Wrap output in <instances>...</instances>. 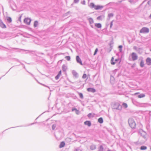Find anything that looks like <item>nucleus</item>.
Listing matches in <instances>:
<instances>
[{"mask_svg":"<svg viewBox=\"0 0 151 151\" xmlns=\"http://www.w3.org/2000/svg\"><path fill=\"white\" fill-rule=\"evenodd\" d=\"M128 122L129 126L132 129L136 128V124L133 119L132 118H129L128 120Z\"/></svg>","mask_w":151,"mask_h":151,"instance_id":"1","label":"nucleus"},{"mask_svg":"<svg viewBox=\"0 0 151 151\" xmlns=\"http://www.w3.org/2000/svg\"><path fill=\"white\" fill-rule=\"evenodd\" d=\"M139 133L145 140H146L148 138V135L147 133L142 129H140L139 131Z\"/></svg>","mask_w":151,"mask_h":151,"instance_id":"2","label":"nucleus"},{"mask_svg":"<svg viewBox=\"0 0 151 151\" xmlns=\"http://www.w3.org/2000/svg\"><path fill=\"white\" fill-rule=\"evenodd\" d=\"M112 109H114L121 110L122 109V106L120 105L119 103L115 102L113 105Z\"/></svg>","mask_w":151,"mask_h":151,"instance_id":"3","label":"nucleus"},{"mask_svg":"<svg viewBox=\"0 0 151 151\" xmlns=\"http://www.w3.org/2000/svg\"><path fill=\"white\" fill-rule=\"evenodd\" d=\"M7 49L8 50H15L16 52H20L21 50H22L23 51H27V52H29L30 51L29 50H23L22 49H20L18 48H12L11 47H10L9 48H7V49Z\"/></svg>","mask_w":151,"mask_h":151,"instance_id":"4","label":"nucleus"},{"mask_svg":"<svg viewBox=\"0 0 151 151\" xmlns=\"http://www.w3.org/2000/svg\"><path fill=\"white\" fill-rule=\"evenodd\" d=\"M149 32V29L146 27H143L139 31L140 33H148Z\"/></svg>","mask_w":151,"mask_h":151,"instance_id":"5","label":"nucleus"},{"mask_svg":"<svg viewBox=\"0 0 151 151\" xmlns=\"http://www.w3.org/2000/svg\"><path fill=\"white\" fill-rule=\"evenodd\" d=\"M133 49L139 54H141L143 52V50L142 48L137 47L136 46H134L133 47Z\"/></svg>","mask_w":151,"mask_h":151,"instance_id":"6","label":"nucleus"},{"mask_svg":"<svg viewBox=\"0 0 151 151\" xmlns=\"http://www.w3.org/2000/svg\"><path fill=\"white\" fill-rule=\"evenodd\" d=\"M134 95L139 98H143L145 96V95L144 93H140L139 92L136 93L134 94Z\"/></svg>","mask_w":151,"mask_h":151,"instance_id":"7","label":"nucleus"},{"mask_svg":"<svg viewBox=\"0 0 151 151\" xmlns=\"http://www.w3.org/2000/svg\"><path fill=\"white\" fill-rule=\"evenodd\" d=\"M132 58L133 61L136 60L138 58V56L135 52H132L131 54Z\"/></svg>","mask_w":151,"mask_h":151,"instance_id":"8","label":"nucleus"},{"mask_svg":"<svg viewBox=\"0 0 151 151\" xmlns=\"http://www.w3.org/2000/svg\"><path fill=\"white\" fill-rule=\"evenodd\" d=\"M76 60L78 63L80 64L81 65H83L81 60L79 56L77 55L76 56Z\"/></svg>","mask_w":151,"mask_h":151,"instance_id":"9","label":"nucleus"},{"mask_svg":"<svg viewBox=\"0 0 151 151\" xmlns=\"http://www.w3.org/2000/svg\"><path fill=\"white\" fill-rule=\"evenodd\" d=\"M31 19L30 18H25L24 20V22L27 25H29L31 21Z\"/></svg>","mask_w":151,"mask_h":151,"instance_id":"10","label":"nucleus"},{"mask_svg":"<svg viewBox=\"0 0 151 151\" xmlns=\"http://www.w3.org/2000/svg\"><path fill=\"white\" fill-rule=\"evenodd\" d=\"M72 73L73 76L76 78H77L78 77V74L75 70H73L72 72Z\"/></svg>","mask_w":151,"mask_h":151,"instance_id":"11","label":"nucleus"},{"mask_svg":"<svg viewBox=\"0 0 151 151\" xmlns=\"http://www.w3.org/2000/svg\"><path fill=\"white\" fill-rule=\"evenodd\" d=\"M0 27L3 28L6 27V25L3 23L1 20H0Z\"/></svg>","mask_w":151,"mask_h":151,"instance_id":"12","label":"nucleus"},{"mask_svg":"<svg viewBox=\"0 0 151 151\" xmlns=\"http://www.w3.org/2000/svg\"><path fill=\"white\" fill-rule=\"evenodd\" d=\"M87 90L88 92H92L93 93H94L96 91V90L94 88H88Z\"/></svg>","mask_w":151,"mask_h":151,"instance_id":"13","label":"nucleus"},{"mask_svg":"<svg viewBox=\"0 0 151 151\" xmlns=\"http://www.w3.org/2000/svg\"><path fill=\"white\" fill-rule=\"evenodd\" d=\"M146 62L148 65H151V58H148L146 60Z\"/></svg>","mask_w":151,"mask_h":151,"instance_id":"14","label":"nucleus"},{"mask_svg":"<svg viewBox=\"0 0 151 151\" xmlns=\"http://www.w3.org/2000/svg\"><path fill=\"white\" fill-rule=\"evenodd\" d=\"M114 16V14L113 13H110L108 15V18L107 19V20L109 21L110 18L111 17H113Z\"/></svg>","mask_w":151,"mask_h":151,"instance_id":"15","label":"nucleus"},{"mask_svg":"<svg viewBox=\"0 0 151 151\" xmlns=\"http://www.w3.org/2000/svg\"><path fill=\"white\" fill-rule=\"evenodd\" d=\"M84 124L88 126V127H90L91 125V123L90 121H86L84 122Z\"/></svg>","mask_w":151,"mask_h":151,"instance_id":"16","label":"nucleus"},{"mask_svg":"<svg viewBox=\"0 0 151 151\" xmlns=\"http://www.w3.org/2000/svg\"><path fill=\"white\" fill-rule=\"evenodd\" d=\"M103 6L100 5H96L95 9L96 10H99L100 9H102L103 8Z\"/></svg>","mask_w":151,"mask_h":151,"instance_id":"17","label":"nucleus"},{"mask_svg":"<svg viewBox=\"0 0 151 151\" xmlns=\"http://www.w3.org/2000/svg\"><path fill=\"white\" fill-rule=\"evenodd\" d=\"M96 145H92L90 146V149L92 150H94L96 149Z\"/></svg>","mask_w":151,"mask_h":151,"instance_id":"18","label":"nucleus"},{"mask_svg":"<svg viewBox=\"0 0 151 151\" xmlns=\"http://www.w3.org/2000/svg\"><path fill=\"white\" fill-rule=\"evenodd\" d=\"M95 26L99 28H101L102 27L101 24L99 23H95Z\"/></svg>","mask_w":151,"mask_h":151,"instance_id":"19","label":"nucleus"},{"mask_svg":"<svg viewBox=\"0 0 151 151\" xmlns=\"http://www.w3.org/2000/svg\"><path fill=\"white\" fill-rule=\"evenodd\" d=\"M98 151H105V150L104 148L102 145H101L100 146L99 148V150Z\"/></svg>","mask_w":151,"mask_h":151,"instance_id":"20","label":"nucleus"},{"mask_svg":"<svg viewBox=\"0 0 151 151\" xmlns=\"http://www.w3.org/2000/svg\"><path fill=\"white\" fill-rule=\"evenodd\" d=\"M88 20L90 24H91L93 23L94 21L93 19L92 18L90 17L88 18Z\"/></svg>","mask_w":151,"mask_h":151,"instance_id":"21","label":"nucleus"},{"mask_svg":"<svg viewBox=\"0 0 151 151\" xmlns=\"http://www.w3.org/2000/svg\"><path fill=\"white\" fill-rule=\"evenodd\" d=\"M6 18L8 23H10L12 22V19L11 17H7Z\"/></svg>","mask_w":151,"mask_h":151,"instance_id":"22","label":"nucleus"},{"mask_svg":"<svg viewBox=\"0 0 151 151\" xmlns=\"http://www.w3.org/2000/svg\"><path fill=\"white\" fill-rule=\"evenodd\" d=\"M67 69V67L66 65L64 64L63 65L62 67V70H63L64 72H65L66 71Z\"/></svg>","mask_w":151,"mask_h":151,"instance_id":"23","label":"nucleus"},{"mask_svg":"<svg viewBox=\"0 0 151 151\" xmlns=\"http://www.w3.org/2000/svg\"><path fill=\"white\" fill-rule=\"evenodd\" d=\"M140 66L142 68L144 67V63L143 59L141 60L140 63Z\"/></svg>","mask_w":151,"mask_h":151,"instance_id":"24","label":"nucleus"},{"mask_svg":"<svg viewBox=\"0 0 151 151\" xmlns=\"http://www.w3.org/2000/svg\"><path fill=\"white\" fill-rule=\"evenodd\" d=\"M98 122L102 124L103 122V120L102 117H100L98 119Z\"/></svg>","mask_w":151,"mask_h":151,"instance_id":"25","label":"nucleus"},{"mask_svg":"<svg viewBox=\"0 0 151 151\" xmlns=\"http://www.w3.org/2000/svg\"><path fill=\"white\" fill-rule=\"evenodd\" d=\"M65 143L64 142H61L59 145L60 148H62L64 146Z\"/></svg>","mask_w":151,"mask_h":151,"instance_id":"26","label":"nucleus"},{"mask_svg":"<svg viewBox=\"0 0 151 151\" xmlns=\"http://www.w3.org/2000/svg\"><path fill=\"white\" fill-rule=\"evenodd\" d=\"M147 149V147L145 146L142 145L140 147V149L141 150H146Z\"/></svg>","mask_w":151,"mask_h":151,"instance_id":"27","label":"nucleus"},{"mask_svg":"<svg viewBox=\"0 0 151 151\" xmlns=\"http://www.w3.org/2000/svg\"><path fill=\"white\" fill-rule=\"evenodd\" d=\"M87 116L89 118L93 117L94 116V114L92 113H90L88 114Z\"/></svg>","mask_w":151,"mask_h":151,"instance_id":"28","label":"nucleus"},{"mask_svg":"<svg viewBox=\"0 0 151 151\" xmlns=\"http://www.w3.org/2000/svg\"><path fill=\"white\" fill-rule=\"evenodd\" d=\"M78 93L79 96L80 98H81V99H83V94L79 92H78Z\"/></svg>","mask_w":151,"mask_h":151,"instance_id":"29","label":"nucleus"},{"mask_svg":"<svg viewBox=\"0 0 151 151\" xmlns=\"http://www.w3.org/2000/svg\"><path fill=\"white\" fill-rule=\"evenodd\" d=\"M95 6L94 3H91L90 4V6L91 8H95Z\"/></svg>","mask_w":151,"mask_h":151,"instance_id":"30","label":"nucleus"},{"mask_svg":"<svg viewBox=\"0 0 151 151\" xmlns=\"http://www.w3.org/2000/svg\"><path fill=\"white\" fill-rule=\"evenodd\" d=\"M38 24V22L37 21H35L34 22V27H36Z\"/></svg>","mask_w":151,"mask_h":151,"instance_id":"31","label":"nucleus"},{"mask_svg":"<svg viewBox=\"0 0 151 151\" xmlns=\"http://www.w3.org/2000/svg\"><path fill=\"white\" fill-rule=\"evenodd\" d=\"M104 17L103 16H100L97 18V20H102L103 18H104Z\"/></svg>","mask_w":151,"mask_h":151,"instance_id":"32","label":"nucleus"},{"mask_svg":"<svg viewBox=\"0 0 151 151\" xmlns=\"http://www.w3.org/2000/svg\"><path fill=\"white\" fill-rule=\"evenodd\" d=\"M119 48V52H121L122 51V46L121 45H119L118 47Z\"/></svg>","mask_w":151,"mask_h":151,"instance_id":"33","label":"nucleus"},{"mask_svg":"<svg viewBox=\"0 0 151 151\" xmlns=\"http://www.w3.org/2000/svg\"><path fill=\"white\" fill-rule=\"evenodd\" d=\"M114 58L113 57H112L111 58V64L112 65H114L115 63V62H114Z\"/></svg>","mask_w":151,"mask_h":151,"instance_id":"34","label":"nucleus"},{"mask_svg":"<svg viewBox=\"0 0 151 151\" xmlns=\"http://www.w3.org/2000/svg\"><path fill=\"white\" fill-rule=\"evenodd\" d=\"M114 78L113 76L112 75L111 76H110V82H111L114 81Z\"/></svg>","mask_w":151,"mask_h":151,"instance_id":"35","label":"nucleus"},{"mask_svg":"<svg viewBox=\"0 0 151 151\" xmlns=\"http://www.w3.org/2000/svg\"><path fill=\"white\" fill-rule=\"evenodd\" d=\"M65 58L68 61H69L70 59V56H66L65 57Z\"/></svg>","mask_w":151,"mask_h":151,"instance_id":"36","label":"nucleus"},{"mask_svg":"<svg viewBox=\"0 0 151 151\" xmlns=\"http://www.w3.org/2000/svg\"><path fill=\"white\" fill-rule=\"evenodd\" d=\"M26 71L27 72H28L29 74H30L32 77H33L37 81V80L36 79V78L34 77V75L32 74V73H31L29 72V71H28L26 69Z\"/></svg>","mask_w":151,"mask_h":151,"instance_id":"37","label":"nucleus"},{"mask_svg":"<svg viewBox=\"0 0 151 151\" xmlns=\"http://www.w3.org/2000/svg\"><path fill=\"white\" fill-rule=\"evenodd\" d=\"M122 106H123L124 107H125V108H127V107L128 106H127V104L126 103H123L122 104Z\"/></svg>","mask_w":151,"mask_h":151,"instance_id":"38","label":"nucleus"},{"mask_svg":"<svg viewBox=\"0 0 151 151\" xmlns=\"http://www.w3.org/2000/svg\"><path fill=\"white\" fill-rule=\"evenodd\" d=\"M56 127V124H53L52 126V129L54 130L55 129Z\"/></svg>","mask_w":151,"mask_h":151,"instance_id":"39","label":"nucleus"},{"mask_svg":"<svg viewBox=\"0 0 151 151\" xmlns=\"http://www.w3.org/2000/svg\"><path fill=\"white\" fill-rule=\"evenodd\" d=\"M98 51V49L96 48L95 50V52L94 53V54H93L94 55H95L96 54V53Z\"/></svg>","mask_w":151,"mask_h":151,"instance_id":"40","label":"nucleus"},{"mask_svg":"<svg viewBox=\"0 0 151 151\" xmlns=\"http://www.w3.org/2000/svg\"><path fill=\"white\" fill-rule=\"evenodd\" d=\"M119 61V63H120V62H121V60H120L119 58H118V59H116L115 60V62H116Z\"/></svg>","mask_w":151,"mask_h":151,"instance_id":"41","label":"nucleus"},{"mask_svg":"<svg viewBox=\"0 0 151 151\" xmlns=\"http://www.w3.org/2000/svg\"><path fill=\"white\" fill-rule=\"evenodd\" d=\"M79 111V110H77V109L76 108H72V111Z\"/></svg>","mask_w":151,"mask_h":151,"instance_id":"42","label":"nucleus"},{"mask_svg":"<svg viewBox=\"0 0 151 151\" xmlns=\"http://www.w3.org/2000/svg\"><path fill=\"white\" fill-rule=\"evenodd\" d=\"M86 77V74L84 73L83 75L82 78H83L85 79Z\"/></svg>","mask_w":151,"mask_h":151,"instance_id":"43","label":"nucleus"},{"mask_svg":"<svg viewBox=\"0 0 151 151\" xmlns=\"http://www.w3.org/2000/svg\"><path fill=\"white\" fill-rule=\"evenodd\" d=\"M74 151H82V150L81 149L78 148L76 149Z\"/></svg>","mask_w":151,"mask_h":151,"instance_id":"44","label":"nucleus"},{"mask_svg":"<svg viewBox=\"0 0 151 151\" xmlns=\"http://www.w3.org/2000/svg\"><path fill=\"white\" fill-rule=\"evenodd\" d=\"M60 76L59 75H57L55 77V79L56 80H58L59 79V77H60Z\"/></svg>","mask_w":151,"mask_h":151,"instance_id":"45","label":"nucleus"},{"mask_svg":"<svg viewBox=\"0 0 151 151\" xmlns=\"http://www.w3.org/2000/svg\"><path fill=\"white\" fill-rule=\"evenodd\" d=\"M113 21H114L112 20L111 21V22L110 23V28H111V27H112V26L113 25Z\"/></svg>","mask_w":151,"mask_h":151,"instance_id":"46","label":"nucleus"},{"mask_svg":"<svg viewBox=\"0 0 151 151\" xmlns=\"http://www.w3.org/2000/svg\"><path fill=\"white\" fill-rule=\"evenodd\" d=\"M79 0H74L73 2L74 3H78L79 2Z\"/></svg>","mask_w":151,"mask_h":151,"instance_id":"47","label":"nucleus"},{"mask_svg":"<svg viewBox=\"0 0 151 151\" xmlns=\"http://www.w3.org/2000/svg\"><path fill=\"white\" fill-rule=\"evenodd\" d=\"M2 48H4L5 49H7V48L6 47H5L4 46L0 45V49L3 50L2 49Z\"/></svg>","mask_w":151,"mask_h":151,"instance_id":"48","label":"nucleus"},{"mask_svg":"<svg viewBox=\"0 0 151 151\" xmlns=\"http://www.w3.org/2000/svg\"><path fill=\"white\" fill-rule=\"evenodd\" d=\"M129 1L131 4H133L134 3V1L132 0H129Z\"/></svg>","mask_w":151,"mask_h":151,"instance_id":"49","label":"nucleus"},{"mask_svg":"<svg viewBox=\"0 0 151 151\" xmlns=\"http://www.w3.org/2000/svg\"><path fill=\"white\" fill-rule=\"evenodd\" d=\"M81 3L83 4H84V5H85V1L84 0L82 1H81Z\"/></svg>","mask_w":151,"mask_h":151,"instance_id":"50","label":"nucleus"},{"mask_svg":"<svg viewBox=\"0 0 151 151\" xmlns=\"http://www.w3.org/2000/svg\"><path fill=\"white\" fill-rule=\"evenodd\" d=\"M147 4L149 5H150L151 4V0H150V1H148L147 2Z\"/></svg>","mask_w":151,"mask_h":151,"instance_id":"51","label":"nucleus"},{"mask_svg":"<svg viewBox=\"0 0 151 151\" xmlns=\"http://www.w3.org/2000/svg\"><path fill=\"white\" fill-rule=\"evenodd\" d=\"M61 70H60L58 73V75H59L60 76L61 75Z\"/></svg>","mask_w":151,"mask_h":151,"instance_id":"52","label":"nucleus"},{"mask_svg":"<svg viewBox=\"0 0 151 151\" xmlns=\"http://www.w3.org/2000/svg\"><path fill=\"white\" fill-rule=\"evenodd\" d=\"M37 82L39 83V84H41V85H43V86H44V85H44V84H42V83H40L39 82L37 81Z\"/></svg>","mask_w":151,"mask_h":151,"instance_id":"53","label":"nucleus"},{"mask_svg":"<svg viewBox=\"0 0 151 151\" xmlns=\"http://www.w3.org/2000/svg\"><path fill=\"white\" fill-rule=\"evenodd\" d=\"M15 59V61L19 62V60L18 59Z\"/></svg>","mask_w":151,"mask_h":151,"instance_id":"54","label":"nucleus"},{"mask_svg":"<svg viewBox=\"0 0 151 151\" xmlns=\"http://www.w3.org/2000/svg\"><path fill=\"white\" fill-rule=\"evenodd\" d=\"M38 54H40L42 55H44V53L42 52H41V53H37Z\"/></svg>","mask_w":151,"mask_h":151,"instance_id":"55","label":"nucleus"},{"mask_svg":"<svg viewBox=\"0 0 151 151\" xmlns=\"http://www.w3.org/2000/svg\"><path fill=\"white\" fill-rule=\"evenodd\" d=\"M44 86L48 88L49 89H50V88L49 86H47L45 85Z\"/></svg>","mask_w":151,"mask_h":151,"instance_id":"56","label":"nucleus"},{"mask_svg":"<svg viewBox=\"0 0 151 151\" xmlns=\"http://www.w3.org/2000/svg\"><path fill=\"white\" fill-rule=\"evenodd\" d=\"M79 111H76V113L77 114H78V112Z\"/></svg>","mask_w":151,"mask_h":151,"instance_id":"57","label":"nucleus"},{"mask_svg":"<svg viewBox=\"0 0 151 151\" xmlns=\"http://www.w3.org/2000/svg\"><path fill=\"white\" fill-rule=\"evenodd\" d=\"M91 27L92 28H93V25H92L91 24Z\"/></svg>","mask_w":151,"mask_h":151,"instance_id":"58","label":"nucleus"},{"mask_svg":"<svg viewBox=\"0 0 151 151\" xmlns=\"http://www.w3.org/2000/svg\"><path fill=\"white\" fill-rule=\"evenodd\" d=\"M23 68H24L25 69H26L25 67V65H24Z\"/></svg>","mask_w":151,"mask_h":151,"instance_id":"59","label":"nucleus"},{"mask_svg":"<svg viewBox=\"0 0 151 151\" xmlns=\"http://www.w3.org/2000/svg\"><path fill=\"white\" fill-rule=\"evenodd\" d=\"M122 1H123L122 0H121V1H119V3H121Z\"/></svg>","mask_w":151,"mask_h":151,"instance_id":"60","label":"nucleus"},{"mask_svg":"<svg viewBox=\"0 0 151 151\" xmlns=\"http://www.w3.org/2000/svg\"><path fill=\"white\" fill-rule=\"evenodd\" d=\"M150 18H151V14H150Z\"/></svg>","mask_w":151,"mask_h":151,"instance_id":"61","label":"nucleus"},{"mask_svg":"<svg viewBox=\"0 0 151 151\" xmlns=\"http://www.w3.org/2000/svg\"><path fill=\"white\" fill-rule=\"evenodd\" d=\"M107 151H111L110 150H109Z\"/></svg>","mask_w":151,"mask_h":151,"instance_id":"62","label":"nucleus"},{"mask_svg":"<svg viewBox=\"0 0 151 151\" xmlns=\"http://www.w3.org/2000/svg\"><path fill=\"white\" fill-rule=\"evenodd\" d=\"M34 123H32V124H31V125H32V124H34Z\"/></svg>","mask_w":151,"mask_h":151,"instance_id":"63","label":"nucleus"},{"mask_svg":"<svg viewBox=\"0 0 151 151\" xmlns=\"http://www.w3.org/2000/svg\"><path fill=\"white\" fill-rule=\"evenodd\" d=\"M2 57L0 56V58H2Z\"/></svg>","mask_w":151,"mask_h":151,"instance_id":"64","label":"nucleus"}]
</instances>
